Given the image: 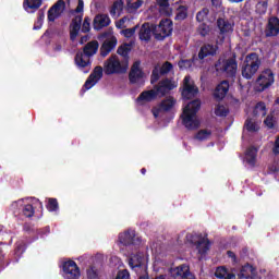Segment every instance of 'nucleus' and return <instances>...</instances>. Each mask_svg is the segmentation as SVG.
<instances>
[{
	"label": "nucleus",
	"instance_id": "f257e3e1",
	"mask_svg": "<svg viewBox=\"0 0 279 279\" xmlns=\"http://www.w3.org/2000/svg\"><path fill=\"white\" fill-rule=\"evenodd\" d=\"M173 88H178V82L169 78L161 80L158 85L155 86V89L143 92L137 98V101L138 104H147L149 101H154L156 97H165V95L171 93Z\"/></svg>",
	"mask_w": 279,
	"mask_h": 279
},
{
	"label": "nucleus",
	"instance_id": "f03ea898",
	"mask_svg": "<svg viewBox=\"0 0 279 279\" xmlns=\"http://www.w3.org/2000/svg\"><path fill=\"white\" fill-rule=\"evenodd\" d=\"M201 106L202 102H199V100H193L183 108L181 119L183 121V125L187 130H197V128H199V118H197V112L199 111Z\"/></svg>",
	"mask_w": 279,
	"mask_h": 279
},
{
	"label": "nucleus",
	"instance_id": "7ed1b4c3",
	"mask_svg": "<svg viewBox=\"0 0 279 279\" xmlns=\"http://www.w3.org/2000/svg\"><path fill=\"white\" fill-rule=\"evenodd\" d=\"M70 8L76 5V9L73 11L75 17L72 20V24L70 26V38L71 40H75L77 38V34H80V28L82 27V19L84 16V0H65Z\"/></svg>",
	"mask_w": 279,
	"mask_h": 279
},
{
	"label": "nucleus",
	"instance_id": "20e7f679",
	"mask_svg": "<svg viewBox=\"0 0 279 279\" xmlns=\"http://www.w3.org/2000/svg\"><path fill=\"white\" fill-rule=\"evenodd\" d=\"M258 69H260V59L258 58V54L251 53L246 56L242 65V75L246 80H252V77L258 73Z\"/></svg>",
	"mask_w": 279,
	"mask_h": 279
},
{
	"label": "nucleus",
	"instance_id": "39448f33",
	"mask_svg": "<svg viewBox=\"0 0 279 279\" xmlns=\"http://www.w3.org/2000/svg\"><path fill=\"white\" fill-rule=\"evenodd\" d=\"M128 60H121L117 56H111L105 62V71L107 75H112L114 73H125L128 71Z\"/></svg>",
	"mask_w": 279,
	"mask_h": 279
},
{
	"label": "nucleus",
	"instance_id": "423d86ee",
	"mask_svg": "<svg viewBox=\"0 0 279 279\" xmlns=\"http://www.w3.org/2000/svg\"><path fill=\"white\" fill-rule=\"evenodd\" d=\"M236 69V60L232 57H221L216 63L217 73H225V75H235Z\"/></svg>",
	"mask_w": 279,
	"mask_h": 279
},
{
	"label": "nucleus",
	"instance_id": "0eeeda50",
	"mask_svg": "<svg viewBox=\"0 0 279 279\" xmlns=\"http://www.w3.org/2000/svg\"><path fill=\"white\" fill-rule=\"evenodd\" d=\"M11 210L15 215H24V217H34V207L32 198H22L11 204Z\"/></svg>",
	"mask_w": 279,
	"mask_h": 279
},
{
	"label": "nucleus",
	"instance_id": "6e6552de",
	"mask_svg": "<svg viewBox=\"0 0 279 279\" xmlns=\"http://www.w3.org/2000/svg\"><path fill=\"white\" fill-rule=\"evenodd\" d=\"M186 241L189 243H193L196 245V250L201 256H204L206 252H208L210 247V243L208 242V238L199 234V233H189L186 234Z\"/></svg>",
	"mask_w": 279,
	"mask_h": 279
},
{
	"label": "nucleus",
	"instance_id": "1a4fd4ad",
	"mask_svg": "<svg viewBox=\"0 0 279 279\" xmlns=\"http://www.w3.org/2000/svg\"><path fill=\"white\" fill-rule=\"evenodd\" d=\"M173 32V22L171 20L166 19L161 20L159 25L153 28V34L157 40H165L167 36H171Z\"/></svg>",
	"mask_w": 279,
	"mask_h": 279
},
{
	"label": "nucleus",
	"instance_id": "9d476101",
	"mask_svg": "<svg viewBox=\"0 0 279 279\" xmlns=\"http://www.w3.org/2000/svg\"><path fill=\"white\" fill-rule=\"evenodd\" d=\"M274 82H275L274 72L267 69L263 71L257 77L255 83V90H257V93H263V90H265L266 88H269V86H271Z\"/></svg>",
	"mask_w": 279,
	"mask_h": 279
},
{
	"label": "nucleus",
	"instance_id": "9b49d317",
	"mask_svg": "<svg viewBox=\"0 0 279 279\" xmlns=\"http://www.w3.org/2000/svg\"><path fill=\"white\" fill-rule=\"evenodd\" d=\"M181 93L183 99H193V97L199 93V88H197V85H195V82L191 76L184 77Z\"/></svg>",
	"mask_w": 279,
	"mask_h": 279
},
{
	"label": "nucleus",
	"instance_id": "f8f14e48",
	"mask_svg": "<svg viewBox=\"0 0 279 279\" xmlns=\"http://www.w3.org/2000/svg\"><path fill=\"white\" fill-rule=\"evenodd\" d=\"M148 263H149V255L147 253L133 254L129 259V265L131 269H136L138 267H143V269H147Z\"/></svg>",
	"mask_w": 279,
	"mask_h": 279
},
{
	"label": "nucleus",
	"instance_id": "ddd939ff",
	"mask_svg": "<svg viewBox=\"0 0 279 279\" xmlns=\"http://www.w3.org/2000/svg\"><path fill=\"white\" fill-rule=\"evenodd\" d=\"M175 104H177L175 98L171 96L167 97L161 101L159 107H155L153 109L154 118L158 119V117H160V112H169V110H173V108H175Z\"/></svg>",
	"mask_w": 279,
	"mask_h": 279
},
{
	"label": "nucleus",
	"instance_id": "4468645a",
	"mask_svg": "<svg viewBox=\"0 0 279 279\" xmlns=\"http://www.w3.org/2000/svg\"><path fill=\"white\" fill-rule=\"evenodd\" d=\"M63 276L66 279H80V268L73 260L63 263Z\"/></svg>",
	"mask_w": 279,
	"mask_h": 279
},
{
	"label": "nucleus",
	"instance_id": "2eb2a0df",
	"mask_svg": "<svg viewBox=\"0 0 279 279\" xmlns=\"http://www.w3.org/2000/svg\"><path fill=\"white\" fill-rule=\"evenodd\" d=\"M173 71V65L170 62H165L161 66H156L153 70L150 82L155 84L157 80H160V75H167V73H171Z\"/></svg>",
	"mask_w": 279,
	"mask_h": 279
},
{
	"label": "nucleus",
	"instance_id": "dca6fc26",
	"mask_svg": "<svg viewBox=\"0 0 279 279\" xmlns=\"http://www.w3.org/2000/svg\"><path fill=\"white\" fill-rule=\"evenodd\" d=\"M104 76V69L101 66H96L94 72L89 75L87 81L85 82L84 88L85 90H90L99 80Z\"/></svg>",
	"mask_w": 279,
	"mask_h": 279
},
{
	"label": "nucleus",
	"instance_id": "f3484780",
	"mask_svg": "<svg viewBox=\"0 0 279 279\" xmlns=\"http://www.w3.org/2000/svg\"><path fill=\"white\" fill-rule=\"evenodd\" d=\"M75 64L78 69L84 70V73L90 72V57L84 52H77L75 57Z\"/></svg>",
	"mask_w": 279,
	"mask_h": 279
},
{
	"label": "nucleus",
	"instance_id": "a211bd4d",
	"mask_svg": "<svg viewBox=\"0 0 279 279\" xmlns=\"http://www.w3.org/2000/svg\"><path fill=\"white\" fill-rule=\"evenodd\" d=\"M129 77L132 84H138V82H143L145 74L143 73V70H141V62L136 61L133 64Z\"/></svg>",
	"mask_w": 279,
	"mask_h": 279
},
{
	"label": "nucleus",
	"instance_id": "6ab92c4d",
	"mask_svg": "<svg viewBox=\"0 0 279 279\" xmlns=\"http://www.w3.org/2000/svg\"><path fill=\"white\" fill-rule=\"evenodd\" d=\"M65 3L64 0H59L54 5H52L48 11V21H56L64 12Z\"/></svg>",
	"mask_w": 279,
	"mask_h": 279
},
{
	"label": "nucleus",
	"instance_id": "aec40b11",
	"mask_svg": "<svg viewBox=\"0 0 279 279\" xmlns=\"http://www.w3.org/2000/svg\"><path fill=\"white\" fill-rule=\"evenodd\" d=\"M136 241H138V238H136L135 231H126L119 234L120 245H136Z\"/></svg>",
	"mask_w": 279,
	"mask_h": 279
},
{
	"label": "nucleus",
	"instance_id": "412c9836",
	"mask_svg": "<svg viewBox=\"0 0 279 279\" xmlns=\"http://www.w3.org/2000/svg\"><path fill=\"white\" fill-rule=\"evenodd\" d=\"M170 274L174 276V278H183V279H190L191 271L189 268V265H181L179 267L171 268Z\"/></svg>",
	"mask_w": 279,
	"mask_h": 279
},
{
	"label": "nucleus",
	"instance_id": "4be33fe9",
	"mask_svg": "<svg viewBox=\"0 0 279 279\" xmlns=\"http://www.w3.org/2000/svg\"><path fill=\"white\" fill-rule=\"evenodd\" d=\"M114 47H117V38L114 36H110L100 47V54L102 58H106V56H108V53H110Z\"/></svg>",
	"mask_w": 279,
	"mask_h": 279
},
{
	"label": "nucleus",
	"instance_id": "5701e85b",
	"mask_svg": "<svg viewBox=\"0 0 279 279\" xmlns=\"http://www.w3.org/2000/svg\"><path fill=\"white\" fill-rule=\"evenodd\" d=\"M238 278L240 279H254L256 278V268L254 266L246 264L244 265L240 272L238 274Z\"/></svg>",
	"mask_w": 279,
	"mask_h": 279
},
{
	"label": "nucleus",
	"instance_id": "b1692460",
	"mask_svg": "<svg viewBox=\"0 0 279 279\" xmlns=\"http://www.w3.org/2000/svg\"><path fill=\"white\" fill-rule=\"evenodd\" d=\"M217 54V46L206 44L202 46L199 52H198V58L199 60H204V58H208L210 56H216Z\"/></svg>",
	"mask_w": 279,
	"mask_h": 279
},
{
	"label": "nucleus",
	"instance_id": "393cba45",
	"mask_svg": "<svg viewBox=\"0 0 279 279\" xmlns=\"http://www.w3.org/2000/svg\"><path fill=\"white\" fill-rule=\"evenodd\" d=\"M110 25V17L107 14H98L94 19V29H102Z\"/></svg>",
	"mask_w": 279,
	"mask_h": 279
},
{
	"label": "nucleus",
	"instance_id": "a878e982",
	"mask_svg": "<svg viewBox=\"0 0 279 279\" xmlns=\"http://www.w3.org/2000/svg\"><path fill=\"white\" fill-rule=\"evenodd\" d=\"M217 25L220 31V34H223V35L232 34V32L234 31V24L230 23L225 19H219L217 21Z\"/></svg>",
	"mask_w": 279,
	"mask_h": 279
},
{
	"label": "nucleus",
	"instance_id": "bb28decb",
	"mask_svg": "<svg viewBox=\"0 0 279 279\" xmlns=\"http://www.w3.org/2000/svg\"><path fill=\"white\" fill-rule=\"evenodd\" d=\"M228 90H230V83H228V81H222L216 87L214 97H216V99H223V97H226V95H228Z\"/></svg>",
	"mask_w": 279,
	"mask_h": 279
},
{
	"label": "nucleus",
	"instance_id": "cd10ccee",
	"mask_svg": "<svg viewBox=\"0 0 279 279\" xmlns=\"http://www.w3.org/2000/svg\"><path fill=\"white\" fill-rule=\"evenodd\" d=\"M258 154V149L256 147H250L244 157V162L248 165V167H256V156Z\"/></svg>",
	"mask_w": 279,
	"mask_h": 279
},
{
	"label": "nucleus",
	"instance_id": "c85d7f7f",
	"mask_svg": "<svg viewBox=\"0 0 279 279\" xmlns=\"http://www.w3.org/2000/svg\"><path fill=\"white\" fill-rule=\"evenodd\" d=\"M279 35V20L277 17H271L268 21L267 36H278Z\"/></svg>",
	"mask_w": 279,
	"mask_h": 279
},
{
	"label": "nucleus",
	"instance_id": "c756f323",
	"mask_svg": "<svg viewBox=\"0 0 279 279\" xmlns=\"http://www.w3.org/2000/svg\"><path fill=\"white\" fill-rule=\"evenodd\" d=\"M138 36L140 40H144L145 43H147V40L151 38V26L149 25V23H144L141 26Z\"/></svg>",
	"mask_w": 279,
	"mask_h": 279
},
{
	"label": "nucleus",
	"instance_id": "7c9ffc66",
	"mask_svg": "<svg viewBox=\"0 0 279 279\" xmlns=\"http://www.w3.org/2000/svg\"><path fill=\"white\" fill-rule=\"evenodd\" d=\"M167 267V259H165V255L156 254L153 263L154 271H160Z\"/></svg>",
	"mask_w": 279,
	"mask_h": 279
},
{
	"label": "nucleus",
	"instance_id": "2f4dec72",
	"mask_svg": "<svg viewBox=\"0 0 279 279\" xmlns=\"http://www.w3.org/2000/svg\"><path fill=\"white\" fill-rule=\"evenodd\" d=\"M99 49V43L97 40L94 41H89L85 47L83 52L85 53V56H89L93 57L95 56V53H97Z\"/></svg>",
	"mask_w": 279,
	"mask_h": 279
},
{
	"label": "nucleus",
	"instance_id": "473e14b6",
	"mask_svg": "<svg viewBox=\"0 0 279 279\" xmlns=\"http://www.w3.org/2000/svg\"><path fill=\"white\" fill-rule=\"evenodd\" d=\"M43 5V0H24V9L26 12H34Z\"/></svg>",
	"mask_w": 279,
	"mask_h": 279
},
{
	"label": "nucleus",
	"instance_id": "72a5a7b5",
	"mask_svg": "<svg viewBox=\"0 0 279 279\" xmlns=\"http://www.w3.org/2000/svg\"><path fill=\"white\" fill-rule=\"evenodd\" d=\"M215 276L219 279H236V276L234 274L228 272L226 267H218L215 271Z\"/></svg>",
	"mask_w": 279,
	"mask_h": 279
},
{
	"label": "nucleus",
	"instance_id": "f704fd0d",
	"mask_svg": "<svg viewBox=\"0 0 279 279\" xmlns=\"http://www.w3.org/2000/svg\"><path fill=\"white\" fill-rule=\"evenodd\" d=\"M144 0H126L128 12H136L138 9L143 8Z\"/></svg>",
	"mask_w": 279,
	"mask_h": 279
},
{
	"label": "nucleus",
	"instance_id": "c9c22d12",
	"mask_svg": "<svg viewBox=\"0 0 279 279\" xmlns=\"http://www.w3.org/2000/svg\"><path fill=\"white\" fill-rule=\"evenodd\" d=\"M254 117H258L259 119H263L267 114V107L264 105V102H258L254 110H253Z\"/></svg>",
	"mask_w": 279,
	"mask_h": 279
},
{
	"label": "nucleus",
	"instance_id": "e433bc0d",
	"mask_svg": "<svg viewBox=\"0 0 279 279\" xmlns=\"http://www.w3.org/2000/svg\"><path fill=\"white\" fill-rule=\"evenodd\" d=\"M245 130H247V132H258V130H260V122H256L254 119H248L245 122Z\"/></svg>",
	"mask_w": 279,
	"mask_h": 279
},
{
	"label": "nucleus",
	"instance_id": "4c0bfd02",
	"mask_svg": "<svg viewBox=\"0 0 279 279\" xmlns=\"http://www.w3.org/2000/svg\"><path fill=\"white\" fill-rule=\"evenodd\" d=\"M160 7V12L166 14V16H171V7H169V0H156Z\"/></svg>",
	"mask_w": 279,
	"mask_h": 279
},
{
	"label": "nucleus",
	"instance_id": "58836bf2",
	"mask_svg": "<svg viewBox=\"0 0 279 279\" xmlns=\"http://www.w3.org/2000/svg\"><path fill=\"white\" fill-rule=\"evenodd\" d=\"M210 136H213V132L208 129H203L196 133L194 138L196 141H208V138H210Z\"/></svg>",
	"mask_w": 279,
	"mask_h": 279
},
{
	"label": "nucleus",
	"instance_id": "ea45409f",
	"mask_svg": "<svg viewBox=\"0 0 279 279\" xmlns=\"http://www.w3.org/2000/svg\"><path fill=\"white\" fill-rule=\"evenodd\" d=\"M121 10H123V0H117L111 8L110 14L117 16V14H120Z\"/></svg>",
	"mask_w": 279,
	"mask_h": 279
},
{
	"label": "nucleus",
	"instance_id": "a19ab883",
	"mask_svg": "<svg viewBox=\"0 0 279 279\" xmlns=\"http://www.w3.org/2000/svg\"><path fill=\"white\" fill-rule=\"evenodd\" d=\"M130 49H131V47L128 44L122 45L118 48V53H119V56L122 57L121 60H126V62H128V53H130Z\"/></svg>",
	"mask_w": 279,
	"mask_h": 279
},
{
	"label": "nucleus",
	"instance_id": "79ce46f5",
	"mask_svg": "<svg viewBox=\"0 0 279 279\" xmlns=\"http://www.w3.org/2000/svg\"><path fill=\"white\" fill-rule=\"evenodd\" d=\"M216 117H226L228 114V108L223 105H217L215 108Z\"/></svg>",
	"mask_w": 279,
	"mask_h": 279
},
{
	"label": "nucleus",
	"instance_id": "37998d69",
	"mask_svg": "<svg viewBox=\"0 0 279 279\" xmlns=\"http://www.w3.org/2000/svg\"><path fill=\"white\" fill-rule=\"evenodd\" d=\"M186 7H180L177 11V20L184 21V19H186Z\"/></svg>",
	"mask_w": 279,
	"mask_h": 279
},
{
	"label": "nucleus",
	"instance_id": "c03bdc74",
	"mask_svg": "<svg viewBox=\"0 0 279 279\" xmlns=\"http://www.w3.org/2000/svg\"><path fill=\"white\" fill-rule=\"evenodd\" d=\"M207 16H208V9H203L196 14V21L202 23L203 21H206Z\"/></svg>",
	"mask_w": 279,
	"mask_h": 279
},
{
	"label": "nucleus",
	"instance_id": "a18cd8bd",
	"mask_svg": "<svg viewBox=\"0 0 279 279\" xmlns=\"http://www.w3.org/2000/svg\"><path fill=\"white\" fill-rule=\"evenodd\" d=\"M256 11L259 14H265V12H267V1L258 2L256 5Z\"/></svg>",
	"mask_w": 279,
	"mask_h": 279
},
{
	"label": "nucleus",
	"instance_id": "49530a36",
	"mask_svg": "<svg viewBox=\"0 0 279 279\" xmlns=\"http://www.w3.org/2000/svg\"><path fill=\"white\" fill-rule=\"evenodd\" d=\"M47 208L50 213H53L58 208V201L54 198H49Z\"/></svg>",
	"mask_w": 279,
	"mask_h": 279
},
{
	"label": "nucleus",
	"instance_id": "de8ad7c7",
	"mask_svg": "<svg viewBox=\"0 0 279 279\" xmlns=\"http://www.w3.org/2000/svg\"><path fill=\"white\" fill-rule=\"evenodd\" d=\"M208 32H210V27H208V25L206 24L199 25L198 33L201 34V36H207Z\"/></svg>",
	"mask_w": 279,
	"mask_h": 279
},
{
	"label": "nucleus",
	"instance_id": "09e8293b",
	"mask_svg": "<svg viewBox=\"0 0 279 279\" xmlns=\"http://www.w3.org/2000/svg\"><path fill=\"white\" fill-rule=\"evenodd\" d=\"M191 66H193V61H191V60H181L179 62L180 69H191Z\"/></svg>",
	"mask_w": 279,
	"mask_h": 279
},
{
	"label": "nucleus",
	"instance_id": "8fccbe9b",
	"mask_svg": "<svg viewBox=\"0 0 279 279\" xmlns=\"http://www.w3.org/2000/svg\"><path fill=\"white\" fill-rule=\"evenodd\" d=\"M264 123L266 128H269L271 130V128H274V123H276V121L274 120V116H267Z\"/></svg>",
	"mask_w": 279,
	"mask_h": 279
},
{
	"label": "nucleus",
	"instance_id": "3c124183",
	"mask_svg": "<svg viewBox=\"0 0 279 279\" xmlns=\"http://www.w3.org/2000/svg\"><path fill=\"white\" fill-rule=\"evenodd\" d=\"M82 32H84V33L90 32V19L89 17H85V20L83 22V26H82Z\"/></svg>",
	"mask_w": 279,
	"mask_h": 279
},
{
	"label": "nucleus",
	"instance_id": "603ef678",
	"mask_svg": "<svg viewBox=\"0 0 279 279\" xmlns=\"http://www.w3.org/2000/svg\"><path fill=\"white\" fill-rule=\"evenodd\" d=\"M136 33V27L133 28H126L124 31H122L123 36H125V38H132L133 34Z\"/></svg>",
	"mask_w": 279,
	"mask_h": 279
},
{
	"label": "nucleus",
	"instance_id": "864d4df0",
	"mask_svg": "<svg viewBox=\"0 0 279 279\" xmlns=\"http://www.w3.org/2000/svg\"><path fill=\"white\" fill-rule=\"evenodd\" d=\"M116 279H130V272L128 270H120Z\"/></svg>",
	"mask_w": 279,
	"mask_h": 279
},
{
	"label": "nucleus",
	"instance_id": "5fc2aeb1",
	"mask_svg": "<svg viewBox=\"0 0 279 279\" xmlns=\"http://www.w3.org/2000/svg\"><path fill=\"white\" fill-rule=\"evenodd\" d=\"M125 23H130L129 17H122L119 22H117V27L119 28L125 27Z\"/></svg>",
	"mask_w": 279,
	"mask_h": 279
},
{
	"label": "nucleus",
	"instance_id": "6e6d98bb",
	"mask_svg": "<svg viewBox=\"0 0 279 279\" xmlns=\"http://www.w3.org/2000/svg\"><path fill=\"white\" fill-rule=\"evenodd\" d=\"M229 258H231L233 260V263H236V255L234 254V252L229 251L227 252Z\"/></svg>",
	"mask_w": 279,
	"mask_h": 279
},
{
	"label": "nucleus",
	"instance_id": "4d7b16f0",
	"mask_svg": "<svg viewBox=\"0 0 279 279\" xmlns=\"http://www.w3.org/2000/svg\"><path fill=\"white\" fill-rule=\"evenodd\" d=\"M40 27H43V17H39V20L37 21V26H34V29H40Z\"/></svg>",
	"mask_w": 279,
	"mask_h": 279
},
{
	"label": "nucleus",
	"instance_id": "13d9d810",
	"mask_svg": "<svg viewBox=\"0 0 279 279\" xmlns=\"http://www.w3.org/2000/svg\"><path fill=\"white\" fill-rule=\"evenodd\" d=\"M87 276H88L89 279H95V278H97V274H95L93 270H88V271H87Z\"/></svg>",
	"mask_w": 279,
	"mask_h": 279
},
{
	"label": "nucleus",
	"instance_id": "bf43d9fd",
	"mask_svg": "<svg viewBox=\"0 0 279 279\" xmlns=\"http://www.w3.org/2000/svg\"><path fill=\"white\" fill-rule=\"evenodd\" d=\"M213 5H215L216 8H219V5H221V0H211Z\"/></svg>",
	"mask_w": 279,
	"mask_h": 279
},
{
	"label": "nucleus",
	"instance_id": "052dcab7",
	"mask_svg": "<svg viewBox=\"0 0 279 279\" xmlns=\"http://www.w3.org/2000/svg\"><path fill=\"white\" fill-rule=\"evenodd\" d=\"M155 279H169V278H167V276H165V275H159Z\"/></svg>",
	"mask_w": 279,
	"mask_h": 279
},
{
	"label": "nucleus",
	"instance_id": "680f3d73",
	"mask_svg": "<svg viewBox=\"0 0 279 279\" xmlns=\"http://www.w3.org/2000/svg\"><path fill=\"white\" fill-rule=\"evenodd\" d=\"M229 1H231V3H241V1L243 0H229Z\"/></svg>",
	"mask_w": 279,
	"mask_h": 279
},
{
	"label": "nucleus",
	"instance_id": "e2e57ef3",
	"mask_svg": "<svg viewBox=\"0 0 279 279\" xmlns=\"http://www.w3.org/2000/svg\"><path fill=\"white\" fill-rule=\"evenodd\" d=\"M140 279H149V276L144 275V276L140 277Z\"/></svg>",
	"mask_w": 279,
	"mask_h": 279
},
{
	"label": "nucleus",
	"instance_id": "0e129e2a",
	"mask_svg": "<svg viewBox=\"0 0 279 279\" xmlns=\"http://www.w3.org/2000/svg\"><path fill=\"white\" fill-rule=\"evenodd\" d=\"M141 171H142L143 175H145V173H147V170L145 168L142 169Z\"/></svg>",
	"mask_w": 279,
	"mask_h": 279
},
{
	"label": "nucleus",
	"instance_id": "69168bd1",
	"mask_svg": "<svg viewBox=\"0 0 279 279\" xmlns=\"http://www.w3.org/2000/svg\"><path fill=\"white\" fill-rule=\"evenodd\" d=\"M84 41H86V37H83V38L81 39V44H83Z\"/></svg>",
	"mask_w": 279,
	"mask_h": 279
}]
</instances>
